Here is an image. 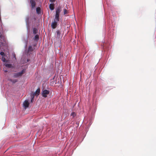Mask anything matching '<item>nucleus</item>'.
Instances as JSON below:
<instances>
[{"instance_id": "obj_24", "label": "nucleus", "mask_w": 156, "mask_h": 156, "mask_svg": "<svg viewBox=\"0 0 156 156\" xmlns=\"http://www.w3.org/2000/svg\"><path fill=\"white\" fill-rule=\"evenodd\" d=\"M5 72H7V70H5Z\"/></svg>"}, {"instance_id": "obj_2", "label": "nucleus", "mask_w": 156, "mask_h": 156, "mask_svg": "<svg viewBox=\"0 0 156 156\" xmlns=\"http://www.w3.org/2000/svg\"><path fill=\"white\" fill-rule=\"evenodd\" d=\"M59 21V19H58V20L57 19L55 18L54 20L52 22L51 25V27L52 28L54 29L56 27L57 25V23Z\"/></svg>"}, {"instance_id": "obj_18", "label": "nucleus", "mask_w": 156, "mask_h": 156, "mask_svg": "<svg viewBox=\"0 0 156 156\" xmlns=\"http://www.w3.org/2000/svg\"><path fill=\"white\" fill-rule=\"evenodd\" d=\"M0 55H2V56H4L5 55L3 51H1L0 52Z\"/></svg>"}, {"instance_id": "obj_20", "label": "nucleus", "mask_w": 156, "mask_h": 156, "mask_svg": "<svg viewBox=\"0 0 156 156\" xmlns=\"http://www.w3.org/2000/svg\"><path fill=\"white\" fill-rule=\"evenodd\" d=\"M29 17H27L26 19V22L27 23H28V21H29Z\"/></svg>"}, {"instance_id": "obj_19", "label": "nucleus", "mask_w": 156, "mask_h": 156, "mask_svg": "<svg viewBox=\"0 0 156 156\" xmlns=\"http://www.w3.org/2000/svg\"><path fill=\"white\" fill-rule=\"evenodd\" d=\"M36 95H35V94H34L33 93V94H31V98H34V96H35Z\"/></svg>"}, {"instance_id": "obj_11", "label": "nucleus", "mask_w": 156, "mask_h": 156, "mask_svg": "<svg viewBox=\"0 0 156 156\" xmlns=\"http://www.w3.org/2000/svg\"><path fill=\"white\" fill-rule=\"evenodd\" d=\"M36 10L37 14H39L40 13L41 9L39 7H37L36 9Z\"/></svg>"}, {"instance_id": "obj_15", "label": "nucleus", "mask_w": 156, "mask_h": 156, "mask_svg": "<svg viewBox=\"0 0 156 156\" xmlns=\"http://www.w3.org/2000/svg\"><path fill=\"white\" fill-rule=\"evenodd\" d=\"M2 60L3 62H7V61L6 60L4 57V56H2Z\"/></svg>"}, {"instance_id": "obj_22", "label": "nucleus", "mask_w": 156, "mask_h": 156, "mask_svg": "<svg viewBox=\"0 0 156 156\" xmlns=\"http://www.w3.org/2000/svg\"><path fill=\"white\" fill-rule=\"evenodd\" d=\"M34 100V98H31V102H32Z\"/></svg>"}, {"instance_id": "obj_8", "label": "nucleus", "mask_w": 156, "mask_h": 156, "mask_svg": "<svg viewBox=\"0 0 156 156\" xmlns=\"http://www.w3.org/2000/svg\"><path fill=\"white\" fill-rule=\"evenodd\" d=\"M50 9L51 10H53L54 9V4H50L49 5Z\"/></svg>"}, {"instance_id": "obj_23", "label": "nucleus", "mask_w": 156, "mask_h": 156, "mask_svg": "<svg viewBox=\"0 0 156 156\" xmlns=\"http://www.w3.org/2000/svg\"><path fill=\"white\" fill-rule=\"evenodd\" d=\"M14 57L15 58H16V55L15 54L14 55Z\"/></svg>"}, {"instance_id": "obj_10", "label": "nucleus", "mask_w": 156, "mask_h": 156, "mask_svg": "<svg viewBox=\"0 0 156 156\" xmlns=\"http://www.w3.org/2000/svg\"><path fill=\"white\" fill-rule=\"evenodd\" d=\"M39 39V36L38 35H36L33 38V39L35 41H38Z\"/></svg>"}, {"instance_id": "obj_12", "label": "nucleus", "mask_w": 156, "mask_h": 156, "mask_svg": "<svg viewBox=\"0 0 156 156\" xmlns=\"http://www.w3.org/2000/svg\"><path fill=\"white\" fill-rule=\"evenodd\" d=\"M34 50V49L31 46H30L28 48V51L31 52L32 51Z\"/></svg>"}, {"instance_id": "obj_3", "label": "nucleus", "mask_w": 156, "mask_h": 156, "mask_svg": "<svg viewBox=\"0 0 156 156\" xmlns=\"http://www.w3.org/2000/svg\"><path fill=\"white\" fill-rule=\"evenodd\" d=\"M25 69H23L21 72L17 73H15L14 74L13 77L14 78H17L21 76L24 73Z\"/></svg>"}, {"instance_id": "obj_21", "label": "nucleus", "mask_w": 156, "mask_h": 156, "mask_svg": "<svg viewBox=\"0 0 156 156\" xmlns=\"http://www.w3.org/2000/svg\"><path fill=\"white\" fill-rule=\"evenodd\" d=\"M55 1V0H50V1L51 2H54Z\"/></svg>"}, {"instance_id": "obj_6", "label": "nucleus", "mask_w": 156, "mask_h": 156, "mask_svg": "<svg viewBox=\"0 0 156 156\" xmlns=\"http://www.w3.org/2000/svg\"><path fill=\"white\" fill-rule=\"evenodd\" d=\"M40 92V88H38L36 91L34 93V94L36 96H38Z\"/></svg>"}, {"instance_id": "obj_13", "label": "nucleus", "mask_w": 156, "mask_h": 156, "mask_svg": "<svg viewBox=\"0 0 156 156\" xmlns=\"http://www.w3.org/2000/svg\"><path fill=\"white\" fill-rule=\"evenodd\" d=\"M37 33V28H34L33 29V33L34 34H36Z\"/></svg>"}, {"instance_id": "obj_17", "label": "nucleus", "mask_w": 156, "mask_h": 156, "mask_svg": "<svg viewBox=\"0 0 156 156\" xmlns=\"http://www.w3.org/2000/svg\"><path fill=\"white\" fill-rule=\"evenodd\" d=\"M63 12L64 15L67 14L68 12L67 10L66 9H63Z\"/></svg>"}, {"instance_id": "obj_5", "label": "nucleus", "mask_w": 156, "mask_h": 156, "mask_svg": "<svg viewBox=\"0 0 156 156\" xmlns=\"http://www.w3.org/2000/svg\"><path fill=\"white\" fill-rule=\"evenodd\" d=\"M24 107L26 108L29 107V103L27 100H25L24 101L23 103Z\"/></svg>"}, {"instance_id": "obj_14", "label": "nucleus", "mask_w": 156, "mask_h": 156, "mask_svg": "<svg viewBox=\"0 0 156 156\" xmlns=\"http://www.w3.org/2000/svg\"><path fill=\"white\" fill-rule=\"evenodd\" d=\"M60 31L59 30H58L57 31V37H60Z\"/></svg>"}, {"instance_id": "obj_16", "label": "nucleus", "mask_w": 156, "mask_h": 156, "mask_svg": "<svg viewBox=\"0 0 156 156\" xmlns=\"http://www.w3.org/2000/svg\"><path fill=\"white\" fill-rule=\"evenodd\" d=\"M76 114L74 112H72L71 114V116H73V117H75L76 116Z\"/></svg>"}, {"instance_id": "obj_7", "label": "nucleus", "mask_w": 156, "mask_h": 156, "mask_svg": "<svg viewBox=\"0 0 156 156\" xmlns=\"http://www.w3.org/2000/svg\"><path fill=\"white\" fill-rule=\"evenodd\" d=\"M4 65L6 67H8L9 68H12L13 67V66H12V64H10L5 63Z\"/></svg>"}, {"instance_id": "obj_4", "label": "nucleus", "mask_w": 156, "mask_h": 156, "mask_svg": "<svg viewBox=\"0 0 156 156\" xmlns=\"http://www.w3.org/2000/svg\"><path fill=\"white\" fill-rule=\"evenodd\" d=\"M49 93V91L47 90H44L42 93V96L44 98H46L47 96V95Z\"/></svg>"}, {"instance_id": "obj_9", "label": "nucleus", "mask_w": 156, "mask_h": 156, "mask_svg": "<svg viewBox=\"0 0 156 156\" xmlns=\"http://www.w3.org/2000/svg\"><path fill=\"white\" fill-rule=\"evenodd\" d=\"M9 80L12 82L13 83H15L16 82H17L18 81V80L16 79H14L12 80L11 79H9Z\"/></svg>"}, {"instance_id": "obj_1", "label": "nucleus", "mask_w": 156, "mask_h": 156, "mask_svg": "<svg viewBox=\"0 0 156 156\" xmlns=\"http://www.w3.org/2000/svg\"><path fill=\"white\" fill-rule=\"evenodd\" d=\"M56 14L55 16V18L59 19V14L61 11V7L60 6H58L55 9Z\"/></svg>"}]
</instances>
